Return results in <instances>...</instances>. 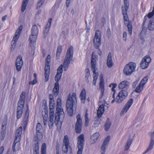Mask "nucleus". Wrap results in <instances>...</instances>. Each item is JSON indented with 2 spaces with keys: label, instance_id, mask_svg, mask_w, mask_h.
<instances>
[{
  "label": "nucleus",
  "instance_id": "1",
  "mask_svg": "<svg viewBox=\"0 0 154 154\" xmlns=\"http://www.w3.org/2000/svg\"><path fill=\"white\" fill-rule=\"evenodd\" d=\"M61 99L60 98H58L57 100L54 120V117H49L50 120L48 123L49 127L50 129L52 128L54 123L56 125H57L59 123L61 124L63 121L64 117V113L63 109L61 108Z\"/></svg>",
  "mask_w": 154,
  "mask_h": 154
},
{
  "label": "nucleus",
  "instance_id": "2",
  "mask_svg": "<svg viewBox=\"0 0 154 154\" xmlns=\"http://www.w3.org/2000/svg\"><path fill=\"white\" fill-rule=\"evenodd\" d=\"M73 51V47L72 46H70L67 51L63 65H61L57 69V73L62 74L63 67L64 71H66L67 69L70 62L72 58Z\"/></svg>",
  "mask_w": 154,
  "mask_h": 154
},
{
  "label": "nucleus",
  "instance_id": "3",
  "mask_svg": "<svg viewBox=\"0 0 154 154\" xmlns=\"http://www.w3.org/2000/svg\"><path fill=\"white\" fill-rule=\"evenodd\" d=\"M100 95L99 97L100 103H104L103 104H100L98 110H97V116L98 118H100L104 112V106L105 105V100H103L102 98L103 96L104 91V82L102 79L103 76L100 75Z\"/></svg>",
  "mask_w": 154,
  "mask_h": 154
},
{
  "label": "nucleus",
  "instance_id": "4",
  "mask_svg": "<svg viewBox=\"0 0 154 154\" xmlns=\"http://www.w3.org/2000/svg\"><path fill=\"white\" fill-rule=\"evenodd\" d=\"M77 103L76 94L73 93L72 95L69 94L66 100V106L67 111L69 116H71L73 113V106Z\"/></svg>",
  "mask_w": 154,
  "mask_h": 154
},
{
  "label": "nucleus",
  "instance_id": "5",
  "mask_svg": "<svg viewBox=\"0 0 154 154\" xmlns=\"http://www.w3.org/2000/svg\"><path fill=\"white\" fill-rule=\"evenodd\" d=\"M42 131H36V137L34 139V143L33 146V154H39V140L42 137Z\"/></svg>",
  "mask_w": 154,
  "mask_h": 154
},
{
  "label": "nucleus",
  "instance_id": "6",
  "mask_svg": "<svg viewBox=\"0 0 154 154\" xmlns=\"http://www.w3.org/2000/svg\"><path fill=\"white\" fill-rule=\"evenodd\" d=\"M136 64L135 63L130 62L125 66L123 72L126 75H130L135 70Z\"/></svg>",
  "mask_w": 154,
  "mask_h": 154
},
{
  "label": "nucleus",
  "instance_id": "7",
  "mask_svg": "<svg viewBox=\"0 0 154 154\" xmlns=\"http://www.w3.org/2000/svg\"><path fill=\"white\" fill-rule=\"evenodd\" d=\"M101 34L100 32L98 30L96 31L95 36L94 39V47L98 50V54L99 55H101L102 52L99 48L100 45Z\"/></svg>",
  "mask_w": 154,
  "mask_h": 154
},
{
  "label": "nucleus",
  "instance_id": "8",
  "mask_svg": "<svg viewBox=\"0 0 154 154\" xmlns=\"http://www.w3.org/2000/svg\"><path fill=\"white\" fill-rule=\"evenodd\" d=\"M31 31V35L29 36V40L31 43H32L36 42L38 33V29L36 25L32 26Z\"/></svg>",
  "mask_w": 154,
  "mask_h": 154
},
{
  "label": "nucleus",
  "instance_id": "9",
  "mask_svg": "<svg viewBox=\"0 0 154 154\" xmlns=\"http://www.w3.org/2000/svg\"><path fill=\"white\" fill-rule=\"evenodd\" d=\"M77 139L78 148V149L77 154H82L84 145V135L83 134L80 135L78 137Z\"/></svg>",
  "mask_w": 154,
  "mask_h": 154
},
{
  "label": "nucleus",
  "instance_id": "10",
  "mask_svg": "<svg viewBox=\"0 0 154 154\" xmlns=\"http://www.w3.org/2000/svg\"><path fill=\"white\" fill-rule=\"evenodd\" d=\"M61 75L62 74L57 73V75L55 77V80L56 82L55 83L53 92V94L55 97H56L59 93V86L58 82L60 79Z\"/></svg>",
  "mask_w": 154,
  "mask_h": 154
},
{
  "label": "nucleus",
  "instance_id": "11",
  "mask_svg": "<svg viewBox=\"0 0 154 154\" xmlns=\"http://www.w3.org/2000/svg\"><path fill=\"white\" fill-rule=\"evenodd\" d=\"M22 127L21 126L16 131L15 139L12 146L13 151L14 152L15 151V146L16 144L19 142L20 140L21 135L22 132Z\"/></svg>",
  "mask_w": 154,
  "mask_h": 154
},
{
  "label": "nucleus",
  "instance_id": "12",
  "mask_svg": "<svg viewBox=\"0 0 154 154\" xmlns=\"http://www.w3.org/2000/svg\"><path fill=\"white\" fill-rule=\"evenodd\" d=\"M22 28V26H20L19 28L17 30L15 33L13 40L11 43V49L12 51L14 50L15 48L16 45V42L18 40V38L19 37Z\"/></svg>",
  "mask_w": 154,
  "mask_h": 154
},
{
  "label": "nucleus",
  "instance_id": "13",
  "mask_svg": "<svg viewBox=\"0 0 154 154\" xmlns=\"http://www.w3.org/2000/svg\"><path fill=\"white\" fill-rule=\"evenodd\" d=\"M128 92L125 90H122L120 91L116 97V102L117 103H120L128 95Z\"/></svg>",
  "mask_w": 154,
  "mask_h": 154
},
{
  "label": "nucleus",
  "instance_id": "14",
  "mask_svg": "<svg viewBox=\"0 0 154 154\" xmlns=\"http://www.w3.org/2000/svg\"><path fill=\"white\" fill-rule=\"evenodd\" d=\"M151 60V58L149 56L146 55L144 57L141 62L140 67L143 69H145L147 68Z\"/></svg>",
  "mask_w": 154,
  "mask_h": 154
},
{
  "label": "nucleus",
  "instance_id": "15",
  "mask_svg": "<svg viewBox=\"0 0 154 154\" xmlns=\"http://www.w3.org/2000/svg\"><path fill=\"white\" fill-rule=\"evenodd\" d=\"M77 122L75 123V130L76 132L79 133L81 131L82 125V120L80 114H78L77 116Z\"/></svg>",
  "mask_w": 154,
  "mask_h": 154
},
{
  "label": "nucleus",
  "instance_id": "16",
  "mask_svg": "<svg viewBox=\"0 0 154 154\" xmlns=\"http://www.w3.org/2000/svg\"><path fill=\"white\" fill-rule=\"evenodd\" d=\"M69 141L68 137L67 135H65L64 137L62 151L64 153H66L68 151V148L69 147Z\"/></svg>",
  "mask_w": 154,
  "mask_h": 154
},
{
  "label": "nucleus",
  "instance_id": "17",
  "mask_svg": "<svg viewBox=\"0 0 154 154\" xmlns=\"http://www.w3.org/2000/svg\"><path fill=\"white\" fill-rule=\"evenodd\" d=\"M124 22L128 28V31L130 35H131L132 32V23L131 22L128 20V18L127 15H123Z\"/></svg>",
  "mask_w": 154,
  "mask_h": 154
},
{
  "label": "nucleus",
  "instance_id": "18",
  "mask_svg": "<svg viewBox=\"0 0 154 154\" xmlns=\"http://www.w3.org/2000/svg\"><path fill=\"white\" fill-rule=\"evenodd\" d=\"M110 138L109 136H107L104 140L101 148V154H105L106 146L108 144Z\"/></svg>",
  "mask_w": 154,
  "mask_h": 154
},
{
  "label": "nucleus",
  "instance_id": "19",
  "mask_svg": "<svg viewBox=\"0 0 154 154\" xmlns=\"http://www.w3.org/2000/svg\"><path fill=\"white\" fill-rule=\"evenodd\" d=\"M133 103V99H130L122 109L120 114L122 115L126 113Z\"/></svg>",
  "mask_w": 154,
  "mask_h": 154
},
{
  "label": "nucleus",
  "instance_id": "20",
  "mask_svg": "<svg viewBox=\"0 0 154 154\" xmlns=\"http://www.w3.org/2000/svg\"><path fill=\"white\" fill-rule=\"evenodd\" d=\"M16 65L17 70L18 71H20L23 65L22 58L21 55H19L17 59Z\"/></svg>",
  "mask_w": 154,
  "mask_h": 154
},
{
  "label": "nucleus",
  "instance_id": "21",
  "mask_svg": "<svg viewBox=\"0 0 154 154\" xmlns=\"http://www.w3.org/2000/svg\"><path fill=\"white\" fill-rule=\"evenodd\" d=\"M154 144V130L153 132L151 134V139L149 145L146 150L143 153V154H145L151 150L153 148Z\"/></svg>",
  "mask_w": 154,
  "mask_h": 154
},
{
  "label": "nucleus",
  "instance_id": "22",
  "mask_svg": "<svg viewBox=\"0 0 154 154\" xmlns=\"http://www.w3.org/2000/svg\"><path fill=\"white\" fill-rule=\"evenodd\" d=\"M49 64V63H45V81L46 82H47L49 78L50 69V66Z\"/></svg>",
  "mask_w": 154,
  "mask_h": 154
},
{
  "label": "nucleus",
  "instance_id": "23",
  "mask_svg": "<svg viewBox=\"0 0 154 154\" xmlns=\"http://www.w3.org/2000/svg\"><path fill=\"white\" fill-rule=\"evenodd\" d=\"M25 94L26 93L24 91H23L20 94V99L18 101L17 105H21L23 106H24L25 98Z\"/></svg>",
  "mask_w": 154,
  "mask_h": 154
},
{
  "label": "nucleus",
  "instance_id": "24",
  "mask_svg": "<svg viewBox=\"0 0 154 154\" xmlns=\"http://www.w3.org/2000/svg\"><path fill=\"white\" fill-rule=\"evenodd\" d=\"M17 119H19L21 116L24 106L21 105H17Z\"/></svg>",
  "mask_w": 154,
  "mask_h": 154
},
{
  "label": "nucleus",
  "instance_id": "25",
  "mask_svg": "<svg viewBox=\"0 0 154 154\" xmlns=\"http://www.w3.org/2000/svg\"><path fill=\"white\" fill-rule=\"evenodd\" d=\"M129 85V82L126 81H124L121 82L119 85V89L127 88Z\"/></svg>",
  "mask_w": 154,
  "mask_h": 154
},
{
  "label": "nucleus",
  "instance_id": "26",
  "mask_svg": "<svg viewBox=\"0 0 154 154\" xmlns=\"http://www.w3.org/2000/svg\"><path fill=\"white\" fill-rule=\"evenodd\" d=\"M29 115V106L27 105V109L25 113V117L24 119V129H25L26 125H27L28 121V117Z\"/></svg>",
  "mask_w": 154,
  "mask_h": 154
},
{
  "label": "nucleus",
  "instance_id": "27",
  "mask_svg": "<svg viewBox=\"0 0 154 154\" xmlns=\"http://www.w3.org/2000/svg\"><path fill=\"white\" fill-rule=\"evenodd\" d=\"M6 129V124L5 123H3L2 125V131L1 133V139L2 140L4 139L5 136V130Z\"/></svg>",
  "mask_w": 154,
  "mask_h": 154
},
{
  "label": "nucleus",
  "instance_id": "28",
  "mask_svg": "<svg viewBox=\"0 0 154 154\" xmlns=\"http://www.w3.org/2000/svg\"><path fill=\"white\" fill-rule=\"evenodd\" d=\"M107 65V66L109 68L111 67L113 65V62L112 59L111 54L110 52L109 53L108 55Z\"/></svg>",
  "mask_w": 154,
  "mask_h": 154
},
{
  "label": "nucleus",
  "instance_id": "29",
  "mask_svg": "<svg viewBox=\"0 0 154 154\" xmlns=\"http://www.w3.org/2000/svg\"><path fill=\"white\" fill-rule=\"evenodd\" d=\"M99 136V134L98 133H96L93 134L91 137V143H95Z\"/></svg>",
  "mask_w": 154,
  "mask_h": 154
},
{
  "label": "nucleus",
  "instance_id": "30",
  "mask_svg": "<svg viewBox=\"0 0 154 154\" xmlns=\"http://www.w3.org/2000/svg\"><path fill=\"white\" fill-rule=\"evenodd\" d=\"M85 94L86 92L85 90L83 89L80 95L81 102L83 103H85Z\"/></svg>",
  "mask_w": 154,
  "mask_h": 154
},
{
  "label": "nucleus",
  "instance_id": "31",
  "mask_svg": "<svg viewBox=\"0 0 154 154\" xmlns=\"http://www.w3.org/2000/svg\"><path fill=\"white\" fill-rule=\"evenodd\" d=\"M91 64V69L93 72V74H98V69L96 67V63Z\"/></svg>",
  "mask_w": 154,
  "mask_h": 154
},
{
  "label": "nucleus",
  "instance_id": "32",
  "mask_svg": "<svg viewBox=\"0 0 154 154\" xmlns=\"http://www.w3.org/2000/svg\"><path fill=\"white\" fill-rule=\"evenodd\" d=\"M132 142V140L131 138L129 139L124 146V150L125 151L127 150L129 148Z\"/></svg>",
  "mask_w": 154,
  "mask_h": 154
},
{
  "label": "nucleus",
  "instance_id": "33",
  "mask_svg": "<svg viewBox=\"0 0 154 154\" xmlns=\"http://www.w3.org/2000/svg\"><path fill=\"white\" fill-rule=\"evenodd\" d=\"M28 0H23L21 7V11L23 12L25 10L28 4Z\"/></svg>",
  "mask_w": 154,
  "mask_h": 154
},
{
  "label": "nucleus",
  "instance_id": "34",
  "mask_svg": "<svg viewBox=\"0 0 154 154\" xmlns=\"http://www.w3.org/2000/svg\"><path fill=\"white\" fill-rule=\"evenodd\" d=\"M62 50V46L61 45L57 47L56 53V57L57 59L59 58Z\"/></svg>",
  "mask_w": 154,
  "mask_h": 154
},
{
  "label": "nucleus",
  "instance_id": "35",
  "mask_svg": "<svg viewBox=\"0 0 154 154\" xmlns=\"http://www.w3.org/2000/svg\"><path fill=\"white\" fill-rule=\"evenodd\" d=\"M88 109H86V112L85 115V125L86 126H87L88 125V124L89 122V119L88 118Z\"/></svg>",
  "mask_w": 154,
  "mask_h": 154
},
{
  "label": "nucleus",
  "instance_id": "36",
  "mask_svg": "<svg viewBox=\"0 0 154 154\" xmlns=\"http://www.w3.org/2000/svg\"><path fill=\"white\" fill-rule=\"evenodd\" d=\"M41 154H46V146L45 143H43L41 148Z\"/></svg>",
  "mask_w": 154,
  "mask_h": 154
},
{
  "label": "nucleus",
  "instance_id": "37",
  "mask_svg": "<svg viewBox=\"0 0 154 154\" xmlns=\"http://www.w3.org/2000/svg\"><path fill=\"white\" fill-rule=\"evenodd\" d=\"M97 60V56L94 54V52H93L92 54L91 63H96V60Z\"/></svg>",
  "mask_w": 154,
  "mask_h": 154
},
{
  "label": "nucleus",
  "instance_id": "38",
  "mask_svg": "<svg viewBox=\"0 0 154 154\" xmlns=\"http://www.w3.org/2000/svg\"><path fill=\"white\" fill-rule=\"evenodd\" d=\"M45 0H39L36 6L37 9L39 8L44 4Z\"/></svg>",
  "mask_w": 154,
  "mask_h": 154
},
{
  "label": "nucleus",
  "instance_id": "39",
  "mask_svg": "<svg viewBox=\"0 0 154 154\" xmlns=\"http://www.w3.org/2000/svg\"><path fill=\"white\" fill-rule=\"evenodd\" d=\"M86 74L85 75V78L88 83H89V81L88 78L90 75V72L89 69H87L85 70Z\"/></svg>",
  "mask_w": 154,
  "mask_h": 154
},
{
  "label": "nucleus",
  "instance_id": "40",
  "mask_svg": "<svg viewBox=\"0 0 154 154\" xmlns=\"http://www.w3.org/2000/svg\"><path fill=\"white\" fill-rule=\"evenodd\" d=\"M152 21L150 20L148 26V28L149 30H152L154 29V23Z\"/></svg>",
  "mask_w": 154,
  "mask_h": 154
},
{
  "label": "nucleus",
  "instance_id": "41",
  "mask_svg": "<svg viewBox=\"0 0 154 154\" xmlns=\"http://www.w3.org/2000/svg\"><path fill=\"white\" fill-rule=\"evenodd\" d=\"M148 80V77L147 76H146L144 77L143 79L141 81L140 84H141V85L143 86H144L145 84L147 82V80Z\"/></svg>",
  "mask_w": 154,
  "mask_h": 154
},
{
  "label": "nucleus",
  "instance_id": "42",
  "mask_svg": "<svg viewBox=\"0 0 154 154\" xmlns=\"http://www.w3.org/2000/svg\"><path fill=\"white\" fill-rule=\"evenodd\" d=\"M143 86L141 85V84H139L134 90V91L137 93H140V91L143 89Z\"/></svg>",
  "mask_w": 154,
  "mask_h": 154
},
{
  "label": "nucleus",
  "instance_id": "43",
  "mask_svg": "<svg viewBox=\"0 0 154 154\" xmlns=\"http://www.w3.org/2000/svg\"><path fill=\"white\" fill-rule=\"evenodd\" d=\"M49 26L48 24H47L45 30L44 31V36L45 37L47 35L48 33L49 29Z\"/></svg>",
  "mask_w": 154,
  "mask_h": 154
},
{
  "label": "nucleus",
  "instance_id": "44",
  "mask_svg": "<svg viewBox=\"0 0 154 154\" xmlns=\"http://www.w3.org/2000/svg\"><path fill=\"white\" fill-rule=\"evenodd\" d=\"M111 126V123L108 120L106 122L105 126V129L106 131H108L109 128Z\"/></svg>",
  "mask_w": 154,
  "mask_h": 154
},
{
  "label": "nucleus",
  "instance_id": "45",
  "mask_svg": "<svg viewBox=\"0 0 154 154\" xmlns=\"http://www.w3.org/2000/svg\"><path fill=\"white\" fill-rule=\"evenodd\" d=\"M98 74H93V84L94 85H96V82L98 77Z\"/></svg>",
  "mask_w": 154,
  "mask_h": 154
},
{
  "label": "nucleus",
  "instance_id": "46",
  "mask_svg": "<svg viewBox=\"0 0 154 154\" xmlns=\"http://www.w3.org/2000/svg\"><path fill=\"white\" fill-rule=\"evenodd\" d=\"M42 126L41 124L39 123H38L36 127V131H42Z\"/></svg>",
  "mask_w": 154,
  "mask_h": 154
},
{
  "label": "nucleus",
  "instance_id": "47",
  "mask_svg": "<svg viewBox=\"0 0 154 154\" xmlns=\"http://www.w3.org/2000/svg\"><path fill=\"white\" fill-rule=\"evenodd\" d=\"M50 109L49 117H54V108H50Z\"/></svg>",
  "mask_w": 154,
  "mask_h": 154
},
{
  "label": "nucleus",
  "instance_id": "48",
  "mask_svg": "<svg viewBox=\"0 0 154 154\" xmlns=\"http://www.w3.org/2000/svg\"><path fill=\"white\" fill-rule=\"evenodd\" d=\"M143 117V116L141 114H138L137 116L136 119L139 121L141 120Z\"/></svg>",
  "mask_w": 154,
  "mask_h": 154
},
{
  "label": "nucleus",
  "instance_id": "49",
  "mask_svg": "<svg viewBox=\"0 0 154 154\" xmlns=\"http://www.w3.org/2000/svg\"><path fill=\"white\" fill-rule=\"evenodd\" d=\"M20 148V144L19 143H17L15 146V151L18 150Z\"/></svg>",
  "mask_w": 154,
  "mask_h": 154
},
{
  "label": "nucleus",
  "instance_id": "50",
  "mask_svg": "<svg viewBox=\"0 0 154 154\" xmlns=\"http://www.w3.org/2000/svg\"><path fill=\"white\" fill-rule=\"evenodd\" d=\"M51 56L50 55H48L47 56L46 59V63H49L51 60Z\"/></svg>",
  "mask_w": 154,
  "mask_h": 154
},
{
  "label": "nucleus",
  "instance_id": "51",
  "mask_svg": "<svg viewBox=\"0 0 154 154\" xmlns=\"http://www.w3.org/2000/svg\"><path fill=\"white\" fill-rule=\"evenodd\" d=\"M123 40L126 42L127 39V33L126 32H123Z\"/></svg>",
  "mask_w": 154,
  "mask_h": 154
},
{
  "label": "nucleus",
  "instance_id": "52",
  "mask_svg": "<svg viewBox=\"0 0 154 154\" xmlns=\"http://www.w3.org/2000/svg\"><path fill=\"white\" fill-rule=\"evenodd\" d=\"M37 83V81L36 79H35L33 81L30 82H29V85H34L36 84Z\"/></svg>",
  "mask_w": 154,
  "mask_h": 154
},
{
  "label": "nucleus",
  "instance_id": "53",
  "mask_svg": "<svg viewBox=\"0 0 154 154\" xmlns=\"http://www.w3.org/2000/svg\"><path fill=\"white\" fill-rule=\"evenodd\" d=\"M139 80H136L133 83L132 86L133 88H135L136 86V85L138 83Z\"/></svg>",
  "mask_w": 154,
  "mask_h": 154
},
{
  "label": "nucleus",
  "instance_id": "54",
  "mask_svg": "<svg viewBox=\"0 0 154 154\" xmlns=\"http://www.w3.org/2000/svg\"><path fill=\"white\" fill-rule=\"evenodd\" d=\"M154 15V13L152 11L151 12L149 13L148 14L147 17L149 18L152 17Z\"/></svg>",
  "mask_w": 154,
  "mask_h": 154
},
{
  "label": "nucleus",
  "instance_id": "55",
  "mask_svg": "<svg viewBox=\"0 0 154 154\" xmlns=\"http://www.w3.org/2000/svg\"><path fill=\"white\" fill-rule=\"evenodd\" d=\"M125 6L129 7V3L128 0H124Z\"/></svg>",
  "mask_w": 154,
  "mask_h": 154
},
{
  "label": "nucleus",
  "instance_id": "56",
  "mask_svg": "<svg viewBox=\"0 0 154 154\" xmlns=\"http://www.w3.org/2000/svg\"><path fill=\"white\" fill-rule=\"evenodd\" d=\"M71 0H66V6L67 8H68L69 5V3Z\"/></svg>",
  "mask_w": 154,
  "mask_h": 154
},
{
  "label": "nucleus",
  "instance_id": "57",
  "mask_svg": "<svg viewBox=\"0 0 154 154\" xmlns=\"http://www.w3.org/2000/svg\"><path fill=\"white\" fill-rule=\"evenodd\" d=\"M4 150V148L3 146H1L0 148V154H2Z\"/></svg>",
  "mask_w": 154,
  "mask_h": 154
},
{
  "label": "nucleus",
  "instance_id": "58",
  "mask_svg": "<svg viewBox=\"0 0 154 154\" xmlns=\"http://www.w3.org/2000/svg\"><path fill=\"white\" fill-rule=\"evenodd\" d=\"M128 7H127V6H122V11H123V10H125L126 9L128 10Z\"/></svg>",
  "mask_w": 154,
  "mask_h": 154
},
{
  "label": "nucleus",
  "instance_id": "59",
  "mask_svg": "<svg viewBox=\"0 0 154 154\" xmlns=\"http://www.w3.org/2000/svg\"><path fill=\"white\" fill-rule=\"evenodd\" d=\"M128 10H123V11H122V13L123 14V15H127V11Z\"/></svg>",
  "mask_w": 154,
  "mask_h": 154
},
{
  "label": "nucleus",
  "instance_id": "60",
  "mask_svg": "<svg viewBox=\"0 0 154 154\" xmlns=\"http://www.w3.org/2000/svg\"><path fill=\"white\" fill-rule=\"evenodd\" d=\"M49 104H54V99L50 100L49 101Z\"/></svg>",
  "mask_w": 154,
  "mask_h": 154
},
{
  "label": "nucleus",
  "instance_id": "61",
  "mask_svg": "<svg viewBox=\"0 0 154 154\" xmlns=\"http://www.w3.org/2000/svg\"><path fill=\"white\" fill-rule=\"evenodd\" d=\"M7 17V15H5V16L3 17L2 18V21H4L6 19Z\"/></svg>",
  "mask_w": 154,
  "mask_h": 154
},
{
  "label": "nucleus",
  "instance_id": "62",
  "mask_svg": "<svg viewBox=\"0 0 154 154\" xmlns=\"http://www.w3.org/2000/svg\"><path fill=\"white\" fill-rule=\"evenodd\" d=\"M55 104H49V108H54Z\"/></svg>",
  "mask_w": 154,
  "mask_h": 154
},
{
  "label": "nucleus",
  "instance_id": "63",
  "mask_svg": "<svg viewBox=\"0 0 154 154\" xmlns=\"http://www.w3.org/2000/svg\"><path fill=\"white\" fill-rule=\"evenodd\" d=\"M147 19V17L146 16H145L144 18V21L143 23V26L145 23V22Z\"/></svg>",
  "mask_w": 154,
  "mask_h": 154
},
{
  "label": "nucleus",
  "instance_id": "64",
  "mask_svg": "<svg viewBox=\"0 0 154 154\" xmlns=\"http://www.w3.org/2000/svg\"><path fill=\"white\" fill-rule=\"evenodd\" d=\"M112 88H116V87L117 86V84H116V83H115V84H112Z\"/></svg>",
  "mask_w": 154,
  "mask_h": 154
}]
</instances>
